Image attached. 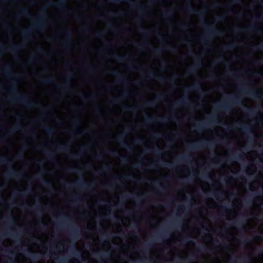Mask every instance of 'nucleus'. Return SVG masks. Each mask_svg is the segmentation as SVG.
<instances>
[{
  "label": "nucleus",
  "mask_w": 263,
  "mask_h": 263,
  "mask_svg": "<svg viewBox=\"0 0 263 263\" xmlns=\"http://www.w3.org/2000/svg\"><path fill=\"white\" fill-rule=\"evenodd\" d=\"M245 155L247 160L252 163H253L259 156V154L256 150L249 151L246 153Z\"/></svg>",
  "instance_id": "nucleus-44"
},
{
  "label": "nucleus",
  "mask_w": 263,
  "mask_h": 263,
  "mask_svg": "<svg viewBox=\"0 0 263 263\" xmlns=\"http://www.w3.org/2000/svg\"><path fill=\"white\" fill-rule=\"evenodd\" d=\"M132 171V175L134 178H140L141 177V173L139 170L137 168H133L131 166L127 165L125 166H123L121 167L119 171L121 172H130Z\"/></svg>",
  "instance_id": "nucleus-33"
},
{
  "label": "nucleus",
  "mask_w": 263,
  "mask_h": 263,
  "mask_svg": "<svg viewBox=\"0 0 263 263\" xmlns=\"http://www.w3.org/2000/svg\"><path fill=\"white\" fill-rule=\"evenodd\" d=\"M48 15L46 14H42L34 21L31 28H26L23 29L21 31L24 39L26 40L29 39V36L32 30L40 31L45 29L46 27V22L48 20Z\"/></svg>",
  "instance_id": "nucleus-10"
},
{
  "label": "nucleus",
  "mask_w": 263,
  "mask_h": 263,
  "mask_svg": "<svg viewBox=\"0 0 263 263\" xmlns=\"http://www.w3.org/2000/svg\"><path fill=\"white\" fill-rule=\"evenodd\" d=\"M149 209L153 213L151 214L150 218L155 221V223H152L150 225V227L153 228L162 221L163 217L159 215V214L165 212L166 209L165 206L162 204H159L157 206L151 205L149 206Z\"/></svg>",
  "instance_id": "nucleus-11"
},
{
  "label": "nucleus",
  "mask_w": 263,
  "mask_h": 263,
  "mask_svg": "<svg viewBox=\"0 0 263 263\" xmlns=\"http://www.w3.org/2000/svg\"><path fill=\"white\" fill-rule=\"evenodd\" d=\"M132 95L130 89H127L120 92L119 96L114 97L110 100V103L112 105L121 104L124 99H128Z\"/></svg>",
  "instance_id": "nucleus-20"
},
{
  "label": "nucleus",
  "mask_w": 263,
  "mask_h": 263,
  "mask_svg": "<svg viewBox=\"0 0 263 263\" xmlns=\"http://www.w3.org/2000/svg\"><path fill=\"white\" fill-rule=\"evenodd\" d=\"M203 243L208 248H211L214 245L213 237L211 233H205L202 237Z\"/></svg>",
  "instance_id": "nucleus-38"
},
{
  "label": "nucleus",
  "mask_w": 263,
  "mask_h": 263,
  "mask_svg": "<svg viewBox=\"0 0 263 263\" xmlns=\"http://www.w3.org/2000/svg\"><path fill=\"white\" fill-rule=\"evenodd\" d=\"M146 79H156L158 80L160 82H163L165 79L164 77L158 76L156 73L154 71H151L145 76Z\"/></svg>",
  "instance_id": "nucleus-47"
},
{
  "label": "nucleus",
  "mask_w": 263,
  "mask_h": 263,
  "mask_svg": "<svg viewBox=\"0 0 263 263\" xmlns=\"http://www.w3.org/2000/svg\"><path fill=\"white\" fill-rule=\"evenodd\" d=\"M242 102V98L239 95L228 96L222 100L214 101L212 107L217 111L228 110L241 104Z\"/></svg>",
  "instance_id": "nucleus-5"
},
{
  "label": "nucleus",
  "mask_w": 263,
  "mask_h": 263,
  "mask_svg": "<svg viewBox=\"0 0 263 263\" xmlns=\"http://www.w3.org/2000/svg\"><path fill=\"white\" fill-rule=\"evenodd\" d=\"M241 179L242 181H240L237 178L230 176L226 180V183L229 187L237 190V194L238 196L243 197L247 193V189L246 185L247 180L244 177H242Z\"/></svg>",
  "instance_id": "nucleus-8"
},
{
  "label": "nucleus",
  "mask_w": 263,
  "mask_h": 263,
  "mask_svg": "<svg viewBox=\"0 0 263 263\" xmlns=\"http://www.w3.org/2000/svg\"><path fill=\"white\" fill-rule=\"evenodd\" d=\"M219 250L218 251V253L221 254V260L220 259L219 257H215L212 260V263H221L223 262L224 263L228 262L231 258V254L228 252H224V248L222 246H218L217 247Z\"/></svg>",
  "instance_id": "nucleus-16"
},
{
  "label": "nucleus",
  "mask_w": 263,
  "mask_h": 263,
  "mask_svg": "<svg viewBox=\"0 0 263 263\" xmlns=\"http://www.w3.org/2000/svg\"><path fill=\"white\" fill-rule=\"evenodd\" d=\"M214 153L218 156H227L228 155L227 149L221 144H217L215 146Z\"/></svg>",
  "instance_id": "nucleus-36"
},
{
  "label": "nucleus",
  "mask_w": 263,
  "mask_h": 263,
  "mask_svg": "<svg viewBox=\"0 0 263 263\" xmlns=\"http://www.w3.org/2000/svg\"><path fill=\"white\" fill-rule=\"evenodd\" d=\"M232 209H235V211L239 212L242 206L241 199L239 197H235L232 201Z\"/></svg>",
  "instance_id": "nucleus-42"
},
{
  "label": "nucleus",
  "mask_w": 263,
  "mask_h": 263,
  "mask_svg": "<svg viewBox=\"0 0 263 263\" xmlns=\"http://www.w3.org/2000/svg\"><path fill=\"white\" fill-rule=\"evenodd\" d=\"M177 155V152L175 151H166L161 154V159L164 162L171 163Z\"/></svg>",
  "instance_id": "nucleus-28"
},
{
  "label": "nucleus",
  "mask_w": 263,
  "mask_h": 263,
  "mask_svg": "<svg viewBox=\"0 0 263 263\" xmlns=\"http://www.w3.org/2000/svg\"><path fill=\"white\" fill-rule=\"evenodd\" d=\"M176 174L179 178H184L187 177L191 173L189 167L185 164H182L176 167Z\"/></svg>",
  "instance_id": "nucleus-23"
},
{
  "label": "nucleus",
  "mask_w": 263,
  "mask_h": 263,
  "mask_svg": "<svg viewBox=\"0 0 263 263\" xmlns=\"http://www.w3.org/2000/svg\"><path fill=\"white\" fill-rule=\"evenodd\" d=\"M100 225L103 230H106L112 226V223L110 219L106 218L101 220Z\"/></svg>",
  "instance_id": "nucleus-53"
},
{
  "label": "nucleus",
  "mask_w": 263,
  "mask_h": 263,
  "mask_svg": "<svg viewBox=\"0 0 263 263\" xmlns=\"http://www.w3.org/2000/svg\"><path fill=\"white\" fill-rule=\"evenodd\" d=\"M73 74L71 72L69 73L64 80L63 85H56V87L59 89L63 88L68 89L70 88V83L72 80Z\"/></svg>",
  "instance_id": "nucleus-34"
},
{
  "label": "nucleus",
  "mask_w": 263,
  "mask_h": 263,
  "mask_svg": "<svg viewBox=\"0 0 263 263\" xmlns=\"http://www.w3.org/2000/svg\"><path fill=\"white\" fill-rule=\"evenodd\" d=\"M222 171H224L223 168H221V166L218 169H212L208 173L209 178L214 182L216 184L215 190L220 191L222 189V185L220 182L219 179H216V174L220 173Z\"/></svg>",
  "instance_id": "nucleus-15"
},
{
  "label": "nucleus",
  "mask_w": 263,
  "mask_h": 263,
  "mask_svg": "<svg viewBox=\"0 0 263 263\" xmlns=\"http://www.w3.org/2000/svg\"><path fill=\"white\" fill-rule=\"evenodd\" d=\"M184 147V143L183 140L181 139H177L172 146V148L178 153V151L183 149Z\"/></svg>",
  "instance_id": "nucleus-56"
},
{
  "label": "nucleus",
  "mask_w": 263,
  "mask_h": 263,
  "mask_svg": "<svg viewBox=\"0 0 263 263\" xmlns=\"http://www.w3.org/2000/svg\"><path fill=\"white\" fill-rule=\"evenodd\" d=\"M257 171V166L254 163H250L246 168V172L248 175H252Z\"/></svg>",
  "instance_id": "nucleus-51"
},
{
  "label": "nucleus",
  "mask_w": 263,
  "mask_h": 263,
  "mask_svg": "<svg viewBox=\"0 0 263 263\" xmlns=\"http://www.w3.org/2000/svg\"><path fill=\"white\" fill-rule=\"evenodd\" d=\"M40 170V165L36 162L32 163L30 166L29 171L24 174V178L20 180V183L13 179L8 181V189H4L1 193V196L4 200L9 199L12 193L10 188H15L18 191H25L28 187V181L31 178L33 174L37 173Z\"/></svg>",
  "instance_id": "nucleus-2"
},
{
  "label": "nucleus",
  "mask_w": 263,
  "mask_h": 263,
  "mask_svg": "<svg viewBox=\"0 0 263 263\" xmlns=\"http://www.w3.org/2000/svg\"><path fill=\"white\" fill-rule=\"evenodd\" d=\"M41 222L44 226H48L50 224H53L51 217L48 213L43 214L41 218Z\"/></svg>",
  "instance_id": "nucleus-54"
},
{
  "label": "nucleus",
  "mask_w": 263,
  "mask_h": 263,
  "mask_svg": "<svg viewBox=\"0 0 263 263\" xmlns=\"http://www.w3.org/2000/svg\"><path fill=\"white\" fill-rule=\"evenodd\" d=\"M227 233L231 236V238L228 239L230 242V250H234L238 247V240L235 237L238 234V229L236 226H231L228 229Z\"/></svg>",
  "instance_id": "nucleus-13"
},
{
  "label": "nucleus",
  "mask_w": 263,
  "mask_h": 263,
  "mask_svg": "<svg viewBox=\"0 0 263 263\" xmlns=\"http://www.w3.org/2000/svg\"><path fill=\"white\" fill-rule=\"evenodd\" d=\"M98 211L100 215H106L110 212V208L107 205H102L99 206Z\"/></svg>",
  "instance_id": "nucleus-59"
},
{
  "label": "nucleus",
  "mask_w": 263,
  "mask_h": 263,
  "mask_svg": "<svg viewBox=\"0 0 263 263\" xmlns=\"http://www.w3.org/2000/svg\"><path fill=\"white\" fill-rule=\"evenodd\" d=\"M177 125L174 121H171L166 124H164L160 122H158L156 124L151 125V129L154 131H161L163 132L166 129L175 131L177 130Z\"/></svg>",
  "instance_id": "nucleus-14"
},
{
  "label": "nucleus",
  "mask_w": 263,
  "mask_h": 263,
  "mask_svg": "<svg viewBox=\"0 0 263 263\" xmlns=\"http://www.w3.org/2000/svg\"><path fill=\"white\" fill-rule=\"evenodd\" d=\"M172 105L174 107L184 106H193L195 105V102L192 101L188 96H185L178 100L173 102Z\"/></svg>",
  "instance_id": "nucleus-17"
},
{
  "label": "nucleus",
  "mask_w": 263,
  "mask_h": 263,
  "mask_svg": "<svg viewBox=\"0 0 263 263\" xmlns=\"http://www.w3.org/2000/svg\"><path fill=\"white\" fill-rule=\"evenodd\" d=\"M124 2L129 4L133 9L137 10L140 12H143L146 10V7H144L141 3H132V0H128L124 1Z\"/></svg>",
  "instance_id": "nucleus-43"
},
{
  "label": "nucleus",
  "mask_w": 263,
  "mask_h": 263,
  "mask_svg": "<svg viewBox=\"0 0 263 263\" xmlns=\"http://www.w3.org/2000/svg\"><path fill=\"white\" fill-rule=\"evenodd\" d=\"M251 263H263V252L250 258Z\"/></svg>",
  "instance_id": "nucleus-63"
},
{
  "label": "nucleus",
  "mask_w": 263,
  "mask_h": 263,
  "mask_svg": "<svg viewBox=\"0 0 263 263\" xmlns=\"http://www.w3.org/2000/svg\"><path fill=\"white\" fill-rule=\"evenodd\" d=\"M111 242L115 245L119 246L120 247V249L123 253H126L129 247L128 246H125L123 243L122 238L118 236H114L111 238Z\"/></svg>",
  "instance_id": "nucleus-26"
},
{
  "label": "nucleus",
  "mask_w": 263,
  "mask_h": 263,
  "mask_svg": "<svg viewBox=\"0 0 263 263\" xmlns=\"http://www.w3.org/2000/svg\"><path fill=\"white\" fill-rule=\"evenodd\" d=\"M195 243L193 241L189 240L185 243L184 248L190 253L195 250Z\"/></svg>",
  "instance_id": "nucleus-61"
},
{
  "label": "nucleus",
  "mask_w": 263,
  "mask_h": 263,
  "mask_svg": "<svg viewBox=\"0 0 263 263\" xmlns=\"http://www.w3.org/2000/svg\"><path fill=\"white\" fill-rule=\"evenodd\" d=\"M44 179L47 182H51L53 187L57 190L61 186L59 180L53 179L52 176L50 174H45L44 175Z\"/></svg>",
  "instance_id": "nucleus-41"
},
{
  "label": "nucleus",
  "mask_w": 263,
  "mask_h": 263,
  "mask_svg": "<svg viewBox=\"0 0 263 263\" xmlns=\"http://www.w3.org/2000/svg\"><path fill=\"white\" fill-rule=\"evenodd\" d=\"M67 0H60L56 3L50 2L47 3V5L49 7H56L61 9H64L66 8L65 5V2Z\"/></svg>",
  "instance_id": "nucleus-46"
},
{
  "label": "nucleus",
  "mask_w": 263,
  "mask_h": 263,
  "mask_svg": "<svg viewBox=\"0 0 263 263\" xmlns=\"http://www.w3.org/2000/svg\"><path fill=\"white\" fill-rule=\"evenodd\" d=\"M17 263H32L31 259L26 257L23 253H17L14 258Z\"/></svg>",
  "instance_id": "nucleus-37"
},
{
  "label": "nucleus",
  "mask_w": 263,
  "mask_h": 263,
  "mask_svg": "<svg viewBox=\"0 0 263 263\" xmlns=\"http://www.w3.org/2000/svg\"><path fill=\"white\" fill-rule=\"evenodd\" d=\"M111 74L113 76L119 78V82L124 84H128L130 83V79L128 78H125L122 76L121 73L117 70H113L111 72Z\"/></svg>",
  "instance_id": "nucleus-39"
},
{
  "label": "nucleus",
  "mask_w": 263,
  "mask_h": 263,
  "mask_svg": "<svg viewBox=\"0 0 263 263\" xmlns=\"http://www.w3.org/2000/svg\"><path fill=\"white\" fill-rule=\"evenodd\" d=\"M196 63L194 67L190 68L189 71L190 73H194L197 71V69L202 66V59L200 57H197L195 58Z\"/></svg>",
  "instance_id": "nucleus-52"
},
{
  "label": "nucleus",
  "mask_w": 263,
  "mask_h": 263,
  "mask_svg": "<svg viewBox=\"0 0 263 263\" xmlns=\"http://www.w3.org/2000/svg\"><path fill=\"white\" fill-rule=\"evenodd\" d=\"M145 172L150 180L155 181L160 177L168 176L170 173V170L166 167H161L159 170L148 169L145 171Z\"/></svg>",
  "instance_id": "nucleus-12"
},
{
  "label": "nucleus",
  "mask_w": 263,
  "mask_h": 263,
  "mask_svg": "<svg viewBox=\"0 0 263 263\" xmlns=\"http://www.w3.org/2000/svg\"><path fill=\"white\" fill-rule=\"evenodd\" d=\"M205 202L206 205L211 209H216L219 206L218 203L211 197L206 198Z\"/></svg>",
  "instance_id": "nucleus-49"
},
{
  "label": "nucleus",
  "mask_w": 263,
  "mask_h": 263,
  "mask_svg": "<svg viewBox=\"0 0 263 263\" xmlns=\"http://www.w3.org/2000/svg\"><path fill=\"white\" fill-rule=\"evenodd\" d=\"M152 187V185L147 182H144L141 184L138 194H143Z\"/></svg>",
  "instance_id": "nucleus-60"
},
{
  "label": "nucleus",
  "mask_w": 263,
  "mask_h": 263,
  "mask_svg": "<svg viewBox=\"0 0 263 263\" xmlns=\"http://www.w3.org/2000/svg\"><path fill=\"white\" fill-rule=\"evenodd\" d=\"M195 182L200 186L203 192L207 193L211 191V186L208 181L202 180L199 178H197L195 179Z\"/></svg>",
  "instance_id": "nucleus-29"
},
{
  "label": "nucleus",
  "mask_w": 263,
  "mask_h": 263,
  "mask_svg": "<svg viewBox=\"0 0 263 263\" xmlns=\"http://www.w3.org/2000/svg\"><path fill=\"white\" fill-rule=\"evenodd\" d=\"M166 96V95L165 93H160L157 95L154 100H146L144 101L142 105L146 107L153 106L156 104V102L163 100Z\"/></svg>",
  "instance_id": "nucleus-25"
},
{
  "label": "nucleus",
  "mask_w": 263,
  "mask_h": 263,
  "mask_svg": "<svg viewBox=\"0 0 263 263\" xmlns=\"http://www.w3.org/2000/svg\"><path fill=\"white\" fill-rule=\"evenodd\" d=\"M214 129L213 130L210 128H206L203 130L200 134L198 130L194 129L191 134L186 135L185 140L191 143L198 141L201 139L209 141L214 138Z\"/></svg>",
  "instance_id": "nucleus-9"
},
{
  "label": "nucleus",
  "mask_w": 263,
  "mask_h": 263,
  "mask_svg": "<svg viewBox=\"0 0 263 263\" xmlns=\"http://www.w3.org/2000/svg\"><path fill=\"white\" fill-rule=\"evenodd\" d=\"M136 202L135 200L133 199H129L125 202V207L127 209H132L136 207Z\"/></svg>",
  "instance_id": "nucleus-64"
},
{
  "label": "nucleus",
  "mask_w": 263,
  "mask_h": 263,
  "mask_svg": "<svg viewBox=\"0 0 263 263\" xmlns=\"http://www.w3.org/2000/svg\"><path fill=\"white\" fill-rule=\"evenodd\" d=\"M199 215L202 219L203 222L207 225L209 228H212L213 227V223L212 221L205 214H204L202 211H200L199 212Z\"/></svg>",
  "instance_id": "nucleus-50"
},
{
  "label": "nucleus",
  "mask_w": 263,
  "mask_h": 263,
  "mask_svg": "<svg viewBox=\"0 0 263 263\" xmlns=\"http://www.w3.org/2000/svg\"><path fill=\"white\" fill-rule=\"evenodd\" d=\"M12 67L8 64L3 68V71L5 76L11 78L12 83L10 87V95L6 97V100L12 103L19 104L27 108H32L38 106L39 102L33 101L30 97L26 95L21 93L17 87V81L15 74L12 71Z\"/></svg>",
  "instance_id": "nucleus-1"
},
{
  "label": "nucleus",
  "mask_w": 263,
  "mask_h": 263,
  "mask_svg": "<svg viewBox=\"0 0 263 263\" xmlns=\"http://www.w3.org/2000/svg\"><path fill=\"white\" fill-rule=\"evenodd\" d=\"M64 34L67 37L63 43V46L65 48L69 47L71 45L72 31L71 29H68L64 32Z\"/></svg>",
  "instance_id": "nucleus-40"
},
{
  "label": "nucleus",
  "mask_w": 263,
  "mask_h": 263,
  "mask_svg": "<svg viewBox=\"0 0 263 263\" xmlns=\"http://www.w3.org/2000/svg\"><path fill=\"white\" fill-rule=\"evenodd\" d=\"M78 179V175L76 173H71L67 175L65 178L66 181L74 182Z\"/></svg>",
  "instance_id": "nucleus-62"
},
{
  "label": "nucleus",
  "mask_w": 263,
  "mask_h": 263,
  "mask_svg": "<svg viewBox=\"0 0 263 263\" xmlns=\"http://www.w3.org/2000/svg\"><path fill=\"white\" fill-rule=\"evenodd\" d=\"M22 210L18 207H14L11 211V215L15 224L18 226H22L23 220L22 218Z\"/></svg>",
  "instance_id": "nucleus-19"
},
{
  "label": "nucleus",
  "mask_w": 263,
  "mask_h": 263,
  "mask_svg": "<svg viewBox=\"0 0 263 263\" xmlns=\"http://www.w3.org/2000/svg\"><path fill=\"white\" fill-rule=\"evenodd\" d=\"M186 9L190 14H196L201 18L202 26L206 30V32L201 38L205 44H209L213 36L221 33V31L220 29L216 27H210L209 24L205 20L204 12L196 10L191 5L187 6Z\"/></svg>",
  "instance_id": "nucleus-3"
},
{
  "label": "nucleus",
  "mask_w": 263,
  "mask_h": 263,
  "mask_svg": "<svg viewBox=\"0 0 263 263\" xmlns=\"http://www.w3.org/2000/svg\"><path fill=\"white\" fill-rule=\"evenodd\" d=\"M205 152L206 154L208 153V151H206ZM207 158V155L205 154V152H199L197 154V157L195 160L196 161H201L202 162V164H204L206 162Z\"/></svg>",
  "instance_id": "nucleus-57"
},
{
  "label": "nucleus",
  "mask_w": 263,
  "mask_h": 263,
  "mask_svg": "<svg viewBox=\"0 0 263 263\" xmlns=\"http://www.w3.org/2000/svg\"><path fill=\"white\" fill-rule=\"evenodd\" d=\"M189 234L192 238H196L200 234V229L197 227H194L191 229Z\"/></svg>",
  "instance_id": "nucleus-58"
},
{
  "label": "nucleus",
  "mask_w": 263,
  "mask_h": 263,
  "mask_svg": "<svg viewBox=\"0 0 263 263\" xmlns=\"http://www.w3.org/2000/svg\"><path fill=\"white\" fill-rule=\"evenodd\" d=\"M239 212L235 211V209H228L226 210V217L228 220H233L238 215Z\"/></svg>",
  "instance_id": "nucleus-48"
},
{
  "label": "nucleus",
  "mask_w": 263,
  "mask_h": 263,
  "mask_svg": "<svg viewBox=\"0 0 263 263\" xmlns=\"http://www.w3.org/2000/svg\"><path fill=\"white\" fill-rule=\"evenodd\" d=\"M108 145L112 151H117L118 153L121 156H123L127 153L126 148L123 147H119L120 144L118 141L110 142L109 143Z\"/></svg>",
  "instance_id": "nucleus-27"
},
{
  "label": "nucleus",
  "mask_w": 263,
  "mask_h": 263,
  "mask_svg": "<svg viewBox=\"0 0 263 263\" xmlns=\"http://www.w3.org/2000/svg\"><path fill=\"white\" fill-rule=\"evenodd\" d=\"M91 160V156L90 154H86L81 160L72 159L68 162L69 165L73 167H78L79 163L84 164Z\"/></svg>",
  "instance_id": "nucleus-24"
},
{
  "label": "nucleus",
  "mask_w": 263,
  "mask_h": 263,
  "mask_svg": "<svg viewBox=\"0 0 263 263\" xmlns=\"http://www.w3.org/2000/svg\"><path fill=\"white\" fill-rule=\"evenodd\" d=\"M221 168H223L224 171H226V170H230L232 173L235 174L240 171L241 166L237 161H233L230 165H228L226 163H222L221 164Z\"/></svg>",
  "instance_id": "nucleus-22"
},
{
  "label": "nucleus",
  "mask_w": 263,
  "mask_h": 263,
  "mask_svg": "<svg viewBox=\"0 0 263 263\" xmlns=\"http://www.w3.org/2000/svg\"><path fill=\"white\" fill-rule=\"evenodd\" d=\"M214 131L216 135L219 138H224L227 137L230 139H237V145L240 147H243L246 144V140L238 138V135L242 136L244 134L242 128L240 127H237L235 129L230 130L227 133L223 127L217 125L214 127Z\"/></svg>",
  "instance_id": "nucleus-6"
},
{
  "label": "nucleus",
  "mask_w": 263,
  "mask_h": 263,
  "mask_svg": "<svg viewBox=\"0 0 263 263\" xmlns=\"http://www.w3.org/2000/svg\"><path fill=\"white\" fill-rule=\"evenodd\" d=\"M92 212L94 216L91 217L87 221V228L90 230H95L97 228V222L95 218V216L97 214L96 210L94 209L92 210Z\"/></svg>",
  "instance_id": "nucleus-35"
},
{
  "label": "nucleus",
  "mask_w": 263,
  "mask_h": 263,
  "mask_svg": "<svg viewBox=\"0 0 263 263\" xmlns=\"http://www.w3.org/2000/svg\"><path fill=\"white\" fill-rule=\"evenodd\" d=\"M240 92L241 94L246 95L256 100H260L263 98V93L257 90H250L246 86L241 87Z\"/></svg>",
  "instance_id": "nucleus-18"
},
{
  "label": "nucleus",
  "mask_w": 263,
  "mask_h": 263,
  "mask_svg": "<svg viewBox=\"0 0 263 263\" xmlns=\"http://www.w3.org/2000/svg\"><path fill=\"white\" fill-rule=\"evenodd\" d=\"M258 222V219L256 217H252L247 220L246 223L243 226L245 229H251L255 227Z\"/></svg>",
  "instance_id": "nucleus-45"
},
{
  "label": "nucleus",
  "mask_w": 263,
  "mask_h": 263,
  "mask_svg": "<svg viewBox=\"0 0 263 263\" xmlns=\"http://www.w3.org/2000/svg\"><path fill=\"white\" fill-rule=\"evenodd\" d=\"M184 91L185 93H189L191 91H201V93L203 96H204L205 94V90L202 89L200 84H197L187 87L184 89Z\"/></svg>",
  "instance_id": "nucleus-32"
},
{
  "label": "nucleus",
  "mask_w": 263,
  "mask_h": 263,
  "mask_svg": "<svg viewBox=\"0 0 263 263\" xmlns=\"http://www.w3.org/2000/svg\"><path fill=\"white\" fill-rule=\"evenodd\" d=\"M34 237L39 240L42 243V245H40L36 242H32V243L26 245L27 246L28 251L32 253H40L43 254L46 252L47 248L44 245L47 242L49 239V234L47 232H40L37 231L34 233Z\"/></svg>",
  "instance_id": "nucleus-7"
},
{
  "label": "nucleus",
  "mask_w": 263,
  "mask_h": 263,
  "mask_svg": "<svg viewBox=\"0 0 263 263\" xmlns=\"http://www.w3.org/2000/svg\"><path fill=\"white\" fill-rule=\"evenodd\" d=\"M78 96L81 101L84 102L88 101L89 100L94 99L96 98V96L94 94L90 93L89 95H86L83 92L79 93Z\"/></svg>",
  "instance_id": "nucleus-55"
},
{
  "label": "nucleus",
  "mask_w": 263,
  "mask_h": 263,
  "mask_svg": "<svg viewBox=\"0 0 263 263\" xmlns=\"http://www.w3.org/2000/svg\"><path fill=\"white\" fill-rule=\"evenodd\" d=\"M123 211L122 209H118L115 212V217L120 219L122 222L123 226L125 227H128L131 223V219L129 216H123L121 214H122Z\"/></svg>",
  "instance_id": "nucleus-21"
},
{
  "label": "nucleus",
  "mask_w": 263,
  "mask_h": 263,
  "mask_svg": "<svg viewBox=\"0 0 263 263\" xmlns=\"http://www.w3.org/2000/svg\"><path fill=\"white\" fill-rule=\"evenodd\" d=\"M186 116H99V118H114L115 117H122V118H133L134 117L137 119H153L155 118H175V119H182L186 117ZM188 118H194L196 120H203L208 118V117H212L213 116H187ZM217 119H224V118H231V119H244L246 117H248V116H215ZM253 118L255 119H263V116H252Z\"/></svg>",
  "instance_id": "nucleus-4"
},
{
  "label": "nucleus",
  "mask_w": 263,
  "mask_h": 263,
  "mask_svg": "<svg viewBox=\"0 0 263 263\" xmlns=\"http://www.w3.org/2000/svg\"><path fill=\"white\" fill-rule=\"evenodd\" d=\"M263 204V195H258L254 197L253 205L251 208L252 211H260L261 205Z\"/></svg>",
  "instance_id": "nucleus-31"
},
{
  "label": "nucleus",
  "mask_w": 263,
  "mask_h": 263,
  "mask_svg": "<svg viewBox=\"0 0 263 263\" xmlns=\"http://www.w3.org/2000/svg\"><path fill=\"white\" fill-rule=\"evenodd\" d=\"M87 237L91 238L93 241V250L95 251H100L101 248L99 245L100 239L98 234L97 233H91L88 234Z\"/></svg>",
  "instance_id": "nucleus-30"
}]
</instances>
